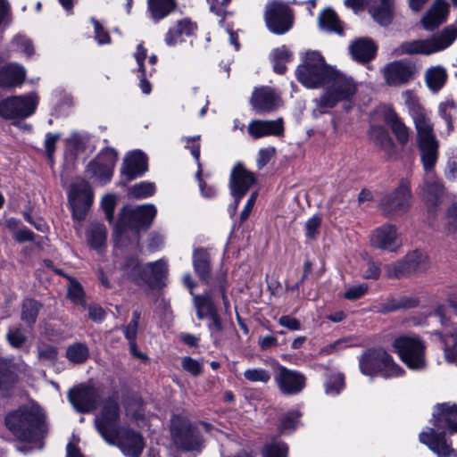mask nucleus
Listing matches in <instances>:
<instances>
[{
    "mask_svg": "<svg viewBox=\"0 0 457 457\" xmlns=\"http://www.w3.org/2000/svg\"><path fill=\"white\" fill-rule=\"evenodd\" d=\"M319 26L320 29L329 33H337L341 35L343 33V28L337 13L330 8L325 9L319 15Z\"/></svg>",
    "mask_w": 457,
    "mask_h": 457,
    "instance_id": "40",
    "label": "nucleus"
},
{
    "mask_svg": "<svg viewBox=\"0 0 457 457\" xmlns=\"http://www.w3.org/2000/svg\"><path fill=\"white\" fill-rule=\"evenodd\" d=\"M448 12L449 4L443 0H436L421 20L424 29L427 30H434L441 23L445 21Z\"/></svg>",
    "mask_w": 457,
    "mask_h": 457,
    "instance_id": "28",
    "label": "nucleus"
},
{
    "mask_svg": "<svg viewBox=\"0 0 457 457\" xmlns=\"http://www.w3.org/2000/svg\"><path fill=\"white\" fill-rule=\"evenodd\" d=\"M88 245L95 249H100L106 241V229L104 225L94 224L87 232Z\"/></svg>",
    "mask_w": 457,
    "mask_h": 457,
    "instance_id": "45",
    "label": "nucleus"
},
{
    "mask_svg": "<svg viewBox=\"0 0 457 457\" xmlns=\"http://www.w3.org/2000/svg\"><path fill=\"white\" fill-rule=\"evenodd\" d=\"M455 104L453 100L441 103L438 107L440 116L445 120L448 132L453 129V114L455 112Z\"/></svg>",
    "mask_w": 457,
    "mask_h": 457,
    "instance_id": "56",
    "label": "nucleus"
},
{
    "mask_svg": "<svg viewBox=\"0 0 457 457\" xmlns=\"http://www.w3.org/2000/svg\"><path fill=\"white\" fill-rule=\"evenodd\" d=\"M42 304L31 298H27L22 302L21 319L28 326L35 324Z\"/></svg>",
    "mask_w": 457,
    "mask_h": 457,
    "instance_id": "42",
    "label": "nucleus"
},
{
    "mask_svg": "<svg viewBox=\"0 0 457 457\" xmlns=\"http://www.w3.org/2000/svg\"><path fill=\"white\" fill-rule=\"evenodd\" d=\"M192 259L195 272L202 281L208 284L211 274V257L208 251L203 247L195 248Z\"/></svg>",
    "mask_w": 457,
    "mask_h": 457,
    "instance_id": "30",
    "label": "nucleus"
},
{
    "mask_svg": "<svg viewBox=\"0 0 457 457\" xmlns=\"http://www.w3.org/2000/svg\"><path fill=\"white\" fill-rule=\"evenodd\" d=\"M301 414L298 411L287 412L280 420L279 431L281 433L291 432L296 428Z\"/></svg>",
    "mask_w": 457,
    "mask_h": 457,
    "instance_id": "54",
    "label": "nucleus"
},
{
    "mask_svg": "<svg viewBox=\"0 0 457 457\" xmlns=\"http://www.w3.org/2000/svg\"><path fill=\"white\" fill-rule=\"evenodd\" d=\"M270 59L274 71L278 74H283L287 71L286 64L291 61V53L285 46H282L271 52Z\"/></svg>",
    "mask_w": 457,
    "mask_h": 457,
    "instance_id": "44",
    "label": "nucleus"
},
{
    "mask_svg": "<svg viewBox=\"0 0 457 457\" xmlns=\"http://www.w3.org/2000/svg\"><path fill=\"white\" fill-rule=\"evenodd\" d=\"M182 140L185 141V147L188 149L197 163V167H202L200 162V136L186 137Z\"/></svg>",
    "mask_w": 457,
    "mask_h": 457,
    "instance_id": "60",
    "label": "nucleus"
},
{
    "mask_svg": "<svg viewBox=\"0 0 457 457\" xmlns=\"http://www.w3.org/2000/svg\"><path fill=\"white\" fill-rule=\"evenodd\" d=\"M244 378L253 383H268L271 378L270 373L262 368L248 369L244 372Z\"/></svg>",
    "mask_w": 457,
    "mask_h": 457,
    "instance_id": "53",
    "label": "nucleus"
},
{
    "mask_svg": "<svg viewBox=\"0 0 457 457\" xmlns=\"http://www.w3.org/2000/svg\"><path fill=\"white\" fill-rule=\"evenodd\" d=\"M369 12L375 21L382 26L388 25L393 18L394 0H366Z\"/></svg>",
    "mask_w": 457,
    "mask_h": 457,
    "instance_id": "29",
    "label": "nucleus"
},
{
    "mask_svg": "<svg viewBox=\"0 0 457 457\" xmlns=\"http://www.w3.org/2000/svg\"><path fill=\"white\" fill-rule=\"evenodd\" d=\"M181 366L184 370L194 377L200 376L203 373V362L195 360L189 356L181 358Z\"/></svg>",
    "mask_w": 457,
    "mask_h": 457,
    "instance_id": "59",
    "label": "nucleus"
},
{
    "mask_svg": "<svg viewBox=\"0 0 457 457\" xmlns=\"http://www.w3.org/2000/svg\"><path fill=\"white\" fill-rule=\"evenodd\" d=\"M155 193V185L153 182L142 181L129 187L128 195L131 198L143 199L152 196Z\"/></svg>",
    "mask_w": 457,
    "mask_h": 457,
    "instance_id": "47",
    "label": "nucleus"
},
{
    "mask_svg": "<svg viewBox=\"0 0 457 457\" xmlns=\"http://www.w3.org/2000/svg\"><path fill=\"white\" fill-rule=\"evenodd\" d=\"M194 304L196 309V316L199 320L210 318L219 313L209 292L195 295Z\"/></svg>",
    "mask_w": 457,
    "mask_h": 457,
    "instance_id": "37",
    "label": "nucleus"
},
{
    "mask_svg": "<svg viewBox=\"0 0 457 457\" xmlns=\"http://www.w3.org/2000/svg\"><path fill=\"white\" fill-rule=\"evenodd\" d=\"M196 28V24L192 22L188 19L178 21L176 24L173 27L170 28V29L166 33L164 41L167 46H173L179 42L180 37L192 36L195 31Z\"/></svg>",
    "mask_w": 457,
    "mask_h": 457,
    "instance_id": "31",
    "label": "nucleus"
},
{
    "mask_svg": "<svg viewBox=\"0 0 457 457\" xmlns=\"http://www.w3.org/2000/svg\"><path fill=\"white\" fill-rule=\"evenodd\" d=\"M443 345L444 357L446 362L457 366V328L449 332H435Z\"/></svg>",
    "mask_w": 457,
    "mask_h": 457,
    "instance_id": "32",
    "label": "nucleus"
},
{
    "mask_svg": "<svg viewBox=\"0 0 457 457\" xmlns=\"http://www.w3.org/2000/svg\"><path fill=\"white\" fill-rule=\"evenodd\" d=\"M248 134L254 139L264 137H278L284 133L282 118L277 120H253L247 126Z\"/></svg>",
    "mask_w": 457,
    "mask_h": 457,
    "instance_id": "23",
    "label": "nucleus"
},
{
    "mask_svg": "<svg viewBox=\"0 0 457 457\" xmlns=\"http://www.w3.org/2000/svg\"><path fill=\"white\" fill-rule=\"evenodd\" d=\"M26 76L25 68L18 63L0 67V88H9L22 84Z\"/></svg>",
    "mask_w": 457,
    "mask_h": 457,
    "instance_id": "26",
    "label": "nucleus"
},
{
    "mask_svg": "<svg viewBox=\"0 0 457 457\" xmlns=\"http://www.w3.org/2000/svg\"><path fill=\"white\" fill-rule=\"evenodd\" d=\"M144 270H145V274H147L148 278L143 281L157 284L166 276L168 272V265L165 261L158 260L145 264Z\"/></svg>",
    "mask_w": 457,
    "mask_h": 457,
    "instance_id": "43",
    "label": "nucleus"
},
{
    "mask_svg": "<svg viewBox=\"0 0 457 457\" xmlns=\"http://www.w3.org/2000/svg\"><path fill=\"white\" fill-rule=\"evenodd\" d=\"M37 104L35 93L7 97L0 102V116L6 120L27 118L34 113Z\"/></svg>",
    "mask_w": 457,
    "mask_h": 457,
    "instance_id": "12",
    "label": "nucleus"
},
{
    "mask_svg": "<svg viewBox=\"0 0 457 457\" xmlns=\"http://www.w3.org/2000/svg\"><path fill=\"white\" fill-rule=\"evenodd\" d=\"M349 50L355 61L365 63L375 58L378 46L371 39L361 37L350 45Z\"/></svg>",
    "mask_w": 457,
    "mask_h": 457,
    "instance_id": "27",
    "label": "nucleus"
},
{
    "mask_svg": "<svg viewBox=\"0 0 457 457\" xmlns=\"http://www.w3.org/2000/svg\"><path fill=\"white\" fill-rule=\"evenodd\" d=\"M144 270L145 265H141L138 259L134 256L127 257L120 267L122 277L136 283H139L148 278V276L145 274V270Z\"/></svg>",
    "mask_w": 457,
    "mask_h": 457,
    "instance_id": "33",
    "label": "nucleus"
},
{
    "mask_svg": "<svg viewBox=\"0 0 457 457\" xmlns=\"http://www.w3.org/2000/svg\"><path fill=\"white\" fill-rule=\"evenodd\" d=\"M457 37V28L451 25L446 27L439 35L427 39H418L403 42L394 51L396 56L403 54L429 55L447 48Z\"/></svg>",
    "mask_w": 457,
    "mask_h": 457,
    "instance_id": "4",
    "label": "nucleus"
},
{
    "mask_svg": "<svg viewBox=\"0 0 457 457\" xmlns=\"http://www.w3.org/2000/svg\"><path fill=\"white\" fill-rule=\"evenodd\" d=\"M250 103L253 109L259 114L275 111L281 104L280 96L270 87L255 88Z\"/></svg>",
    "mask_w": 457,
    "mask_h": 457,
    "instance_id": "21",
    "label": "nucleus"
},
{
    "mask_svg": "<svg viewBox=\"0 0 457 457\" xmlns=\"http://www.w3.org/2000/svg\"><path fill=\"white\" fill-rule=\"evenodd\" d=\"M402 98L411 117L425 111L414 91L410 89L404 90L402 93Z\"/></svg>",
    "mask_w": 457,
    "mask_h": 457,
    "instance_id": "48",
    "label": "nucleus"
},
{
    "mask_svg": "<svg viewBox=\"0 0 457 457\" xmlns=\"http://www.w3.org/2000/svg\"><path fill=\"white\" fill-rule=\"evenodd\" d=\"M12 45L16 51L25 54L28 57L35 53L32 41L25 35H16L12 40Z\"/></svg>",
    "mask_w": 457,
    "mask_h": 457,
    "instance_id": "51",
    "label": "nucleus"
},
{
    "mask_svg": "<svg viewBox=\"0 0 457 457\" xmlns=\"http://www.w3.org/2000/svg\"><path fill=\"white\" fill-rule=\"evenodd\" d=\"M14 382V373L4 361L0 360V391L8 389Z\"/></svg>",
    "mask_w": 457,
    "mask_h": 457,
    "instance_id": "57",
    "label": "nucleus"
},
{
    "mask_svg": "<svg viewBox=\"0 0 457 457\" xmlns=\"http://www.w3.org/2000/svg\"><path fill=\"white\" fill-rule=\"evenodd\" d=\"M69 299L75 304L84 305L85 294L82 286L74 279H71L67 292Z\"/></svg>",
    "mask_w": 457,
    "mask_h": 457,
    "instance_id": "55",
    "label": "nucleus"
},
{
    "mask_svg": "<svg viewBox=\"0 0 457 457\" xmlns=\"http://www.w3.org/2000/svg\"><path fill=\"white\" fill-rule=\"evenodd\" d=\"M176 7V0H147V12L155 22L166 18Z\"/></svg>",
    "mask_w": 457,
    "mask_h": 457,
    "instance_id": "34",
    "label": "nucleus"
},
{
    "mask_svg": "<svg viewBox=\"0 0 457 457\" xmlns=\"http://www.w3.org/2000/svg\"><path fill=\"white\" fill-rule=\"evenodd\" d=\"M287 445L278 438H272L266 443L262 450V457H287Z\"/></svg>",
    "mask_w": 457,
    "mask_h": 457,
    "instance_id": "46",
    "label": "nucleus"
},
{
    "mask_svg": "<svg viewBox=\"0 0 457 457\" xmlns=\"http://www.w3.org/2000/svg\"><path fill=\"white\" fill-rule=\"evenodd\" d=\"M341 100L336 94L328 87L327 91L315 102L320 109H328L334 107Z\"/></svg>",
    "mask_w": 457,
    "mask_h": 457,
    "instance_id": "62",
    "label": "nucleus"
},
{
    "mask_svg": "<svg viewBox=\"0 0 457 457\" xmlns=\"http://www.w3.org/2000/svg\"><path fill=\"white\" fill-rule=\"evenodd\" d=\"M6 427L21 441L32 442L46 432L45 415L37 407H21L5 418Z\"/></svg>",
    "mask_w": 457,
    "mask_h": 457,
    "instance_id": "2",
    "label": "nucleus"
},
{
    "mask_svg": "<svg viewBox=\"0 0 457 457\" xmlns=\"http://www.w3.org/2000/svg\"><path fill=\"white\" fill-rule=\"evenodd\" d=\"M386 122L390 127L397 141L401 145H405L409 140L410 131L399 116L395 112H388L386 115Z\"/></svg>",
    "mask_w": 457,
    "mask_h": 457,
    "instance_id": "38",
    "label": "nucleus"
},
{
    "mask_svg": "<svg viewBox=\"0 0 457 457\" xmlns=\"http://www.w3.org/2000/svg\"><path fill=\"white\" fill-rule=\"evenodd\" d=\"M445 227L449 233L457 231V204H453L445 214Z\"/></svg>",
    "mask_w": 457,
    "mask_h": 457,
    "instance_id": "64",
    "label": "nucleus"
},
{
    "mask_svg": "<svg viewBox=\"0 0 457 457\" xmlns=\"http://www.w3.org/2000/svg\"><path fill=\"white\" fill-rule=\"evenodd\" d=\"M68 199L73 217L79 220H84L93 204V192L89 184L85 180L72 184L69 190Z\"/></svg>",
    "mask_w": 457,
    "mask_h": 457,
    "instance_id": "16",
    "label": "nucleus"
},
{
    "mask_svg": "<svg viewBox=\"0 0 457 457\" xmlns=\"http://www.w3.org/2000/svg\"><path fill=\"white\" fill-rule=\"evenodd\" d=\"M416 73V64L407 59L393 61L382 69L385 82L389 87L404 86L415 79Z\"/></svg>",
    "mask_w": 457,
    "mask_h": 457,
    "instance_id": "14",
    "label": "nucleus"
},
{
    "mask_svg": "<svg viewBox=\"0 0 457 457\" xmlns=\"http://www.w3.org/2000/svg\"><path fill=\"white\" fill-rule=\"evenodd\" d=\"M437 158L434 157V160L428 162L425 159L421 160L425 170L424 180L421 186L422 195L428 203L435 205L440 202L445 194L444 186L434 171V166L437 162Z\"/></svg>",
    "mask_w": 457,
    "mask_h": 457,
    "instance_id": "17",
    "label": "nucleus"
},
{
    "mask_svg": "<svg viewBox=\"0 0 457 457\" xmlns=\"http://www.w3.org/2000/svg\"><path fill=\"white\" fill-rule=\"evenodd\" d=\"M274 380L279 391L287 395L299 394L306 385V378L302 372L279 364Z\"/></svg>",
    "mask_w": 457,
    "mask_h": 457,
    "instance_id": "18",
    "label": "nucleus"
},
{
    "mask_svg": "<svg viewBox=\"0 0 457 457\" xmlns=\"http://www.w3.org/2000/svg\"><path fill=\"white\" fill-rule=\"evenodd\" d=\"M117 160L118 154L116 150L112 147H105L97 154L96 158L94 161H99L104 164L114 168Z\"/></svg>",
    "mask_w": 457,
    "mask_h": 457,
    "instance_id": "61",
    "label": "nucleus"
},
{
    "mask_svg": "<svg viewBox=\"0 0 457 457\" xmlns=\"http://www.w3.org/2000/svg\"><path fill=\"white\" fill-rule=\"evenodd\" d=\"M410 275L422 272L428 269L429 261L428 255L420 251L415 250L404 257Z\"/></svg>",
    "mask_w": 457,
    "mask_h": 457,
    "instance_id": "39",
    "label": "nucleus"
},
{
    "mask_svg": "<svg viewBox=\"0 0 457 457\" xmlns=\"http://www.w3.org/2000/svg\"><path fill=\"white\" fill-rule=\"evenodd\" d=\"M113 170L114 168L99 161H91L86 168V173L90 179H96L98 183L104 185L111 181Z\"/></svg>",
    "mask_w": 457,
    "mask_h": 457,
    "instance_id": "36",
    "label": "nucleus"
},
{
    "mask_svg": "<svg viewBox=\"0 0 457 457\" xmlns=\"http://www.w3.org/2000/svg\"><path fill=\"white\" fill-rule=\"evenodd\" d=\"M256 178L244 165L237 163L230 173L229 188L233 197L243 198L250 187L255 183Z\"/></svg>",
    "mask_w": 457,
    "mask_h": 457,
    "instance_id": "22",
    "label": "nucleus"
},
{
    "mask_svg": "<svg viewBox=\"0 0 457 457\" xmlns=\"http://www.w3.org/2000/svg\"><path fill=\"white\" fill-rule=\"evenodd\" d=\"M264 19L269 30L277 35L289 31L293 26V15L287 4L271 1L266 5Z\"/></svg>",
    "mask_w": 457,
    "mask_h": 457,
    "instance_id": "13",
    "label": "nucleus"
},
{
    "mask_svg": "<svg viewBox=\"0 0 457 457\" xmlns=\"http://www.w3.org/2000/svg\"><path fill=\"white\" fill-rule=\"evenodd\" d=\"M448 78L445 68L441 65L431 66L426 70L424 79L427 87L433 93L440 91Z\"/></svg>",
    "mask_w": 457,
    "mask_h": 457,
    "instance_id": "35",
    "label": "nucleus"
},
{
    "mask_svg": "<svg viewBox=\"0 0 457 457\" xmlns=\"http://www.w3.org/2000/svg\"><path fill=\"white\" fill-rule=\"evenodd\" d=\"M68 399L78 412L87 413L96 408L99 394L93 386L79 385L69 391Z\"/></svg>",
    "mask_w": 457,
    "mask_h": 457,
    "instance_id": "20",
    "label": "nucleus"
},
{
    "mask_svg": "<svg viewBox=\"0 0 457 457\" xmlns=\"http://www.w3.org/2000/svg\"><path fill=\"white\" fill-rule=\"evenodd\" d=\"M434 428H428L419 435L420 443L426 445L437 457H452L454 449L452 442L446 439L445 430L451 434L457 432V405L437 403L432 415Z\"/></svg>",
    "mask_w": 457,
    "mask_h": 457,
    "instance_id": "1",
    "label": "nucleus"
},
{
    "mask_svg": "<svg viewBox=\"0 0 457 457\" xmlns=\"http://www.w3.org/2000/svg\"><path fill=\"white\" fill-rule=\"evenodd\" d=\"M147 170V157L140 150L129 153L123 160L121 173L129 180L142 176Z\"/></svg>",
    "mask_w": 457,
    "mask_h": 457,
    "instance_id": "24",
    "label": "nucleus"
},
{
    "mask_svg": "<svg viewBox=\"0 0 457 457\" xmlns=\"http://www.w3.org/2000/svg\"><path fill=\"white\" fill-rule=\"evenodd\" d=\"M345 387V377L342 373L331 375L326 384L325 392L328 395H337Z\"/></svg>",
    "mask_w": 457,
    "mask_h": 457,
    "instance_id": "50",
    "label": "nucleus"
},
{
    "mask_svg": "<svg viewBox=\"0 0 457 457\" xmlns=\"http://www.w3.org/2000/svg\"><path fill=\"white\" fill-rule=\"evenodd\" d=\"M385 273L389 278H401L410 276L404 258L385 266Z\"/></svg>",
    "mask_w": 457,
    "mask_h": 457,
    "instance_id": "49",
    "label": "nucleus"
},
{
    "mask_svg": "<svg viewBox=\"0 0 457 457\" xmlns=\"http://www.w3.org/2000/svg\"><path fill=\"white\" fill-rule=\"evenodd\" d=\"M411 201L410 183L406 179H402L395 190L380 198L378 207L386 215L398 216L409 210Z\"/></svg>",
    "mask_w": 457,
    "mask_h": 457,
    "instance_id": "10",
    "label": "nucleus"
},
{
    "mask_svg": "<svg viewBox=\"0 0 457 457\" xmlns=\"http://www.w3.org/2000/svg\"><path fill=\"white\" fill-rule=\"evenodd\" d=\"M58 355V349L54 345L41 344L37 345V356L40 360L54 361Z\"/></svg>",
    "mask_w": 457,
    "mask_h": 457,
    "instance_id": "63",
    "label": "nucleus"
},
{
    "mask_svg": "<svg viewBox=\"0 0 457 457\" xmlns=\"http://www.w3.org/2000/svg\"><path fill=\"white\" fill-rule=\"evenodd\" d=\"M65 357L73 364H82L89 357V349L85 343L77 342L67 347Z\"/></svg>",
    "mask_w": 457,
    "mask_h": 457,
    "instance_id": "41",
    "label": "nucleus"
},
{
    "mask_svg": "<svg viewBox=\"0 0 457 457\" xmlns=\"http://www.w3.org/2000/svg\"><path fill=\"white\" fill-rule=\"evenodd\" d=\"M318 51H308L297 67L295 75L300 83L308 88H317L325 85L333 71Z\"/></svg>",
    "mask_w": 457,
    "mask_h": 457,
    "instance_id": "3",
    "label": "nucleus"
},
{
    "mask_svg": "<svg viewBox=\"0 0 457 457\" xmlns=\"http://www.w3.org/2000/svg\"><path fill=\"white\" fill-rule=\"evenodd\" d=\"M157 213L154 204H143L137 207L125 206L119 213V220L115 225V234L121 236L128 228L138 231L148 228Z\"/></svg>",
    "mask_w": 457,
    "mask_h": 457,
    "instance_id": "6",
    "label": "nucleus"
},
{
    "mask_svg": "<svg viewBox=\"0 0 457 457\" xmlns=\"http://www.w3.org/2000/svg\"><path fill=\"white\" fill-rule=\"evenodd\" d=\"M370 244L375 248L393 253H396L403 245L397 228L389 223L383 224L373 230Z\"/></svg>",
    "mask_w": 457,
    "mask_h": 457,
    "instance_id": "19",
    "label": "nucleus"
},
{
    "mask_svg": "<svg viewBox=\"0 0 457 457\" xmlns=\"http://www.w3.org/2000/svg\"><path fill=\"white\" fill-rule=\"evenodd\" d=\"M88 137L86 134L73 132L66 139V146L75 153L83 152L86 149Z\"/></svg>",
    "mask_w": 457,
    "mask_h": 457,
    "instance_id": "52",
    "label": "nucleus"
},
{
    "mask_svg": "<svg viewBox=\"0 0 457 457\" xmlns=\"http://www.w3.org/2000/svg\"><path fill=\"white\" fill-rule=\"evenodd\" d=\"M171 435L176 445L183 451H201L203 447L199 431L181 417L172 419Z\"/></svg>",
    "mask_w": 457,
    "mask_h": 457,
    "instance_id": "11",
    "label": "nucleus"
},
{
    "mask_svg": "<svg viewBox=\"0 0 457 457\" xmlns=\"http://www.w3.org/2000/svg\"><path fill=\"white\" fill-rule=\"evenodd\" d=\"M393 346L401 360L411 370H422L426 367V345L417 335H403L396 337Z\"/></svg>",
    "mask_w": 457,
    "mask_h": 457,
    "instance_id": "7",
    "label": "nucleus"
},
{
    "mask_svg": "<svg viewBox=\"0 0 457 457\" xmlns=\"http://www.w3.org/2000/svg\"><path fill=\"white\" fill-rule=\"evenodd\" d=\"M110 445L117 446L126 457H139L145 448L142 435L129 427H122L112 439L105 440Z\"/></svg>",
    "mask_w": 457,
    "mask_h": 457,
    "instance_id": "15",
    "label": "nucleus"
},
{
    "mask_svg": "<svg viewBox=\"0 0 457 457\" xmlns=\"http://www.w3.org/2000/svg\"><path fill=\"white\" fill-rule=\"evenodd\" d=\"M417 133L418 145L420 151V158L427 162L438 157V141L433 132V124L427 115L426 111L412 117Z\"/></svg>",
    "mask_w": 457,
    "mask_h": 457,
    "instance_id": "9",
    "label": "nucleus"
},
{
    "mask_svg": "<svg viewBox=\"0 0 457 457\" xmlns=\"http://www.w3.org/2000/svg\"><path fill=\"white\" fill-rule=\"evenodd\" d=\"M325 84L329 85V88L341 101L350 99L356 92V86L353 79L335 69Z\"/></svg>",
    "mask_w": 457,
    "mask_h": 457,
    "instance_id": "25",
    "label": "nucleus"
},
{
    "mask_svg": "<svg viewBox=\"0 0 457 457\" xmlns=\"http://www.w3.org/2000/svg\"><path fill=\"white\" fill-rule=\"evenodd\" d=\"M8 343L14 348H20L27 341V336L21 327L11 328L6 334Z\"/></svg>",
    "mask_w": 457,
    "mask_h": 457,
    "instance_id": "58",
    "label": "nucleus"
},
{
    "mask_svg": "<svg viewBox=\"0 0 457 457\" xmlns=\"http://www.w3.org/2000/svg\"><path fill=\"white\" fill-rule=\"evenodd\" d=\"M361 372L366 376L380 375L384 378H397L403 370L396 364L384 349H370L359 360Z\"/></svg>",
    "mask_w": 457,
    "mask_h": 457,
    "instance_id": "5",
    "label": "nucleus"
},
{
    "mask_svg": "<svg viewBox=\"0 0 457 457\" xmlns=\"http://www.w3.org/2000/svg\"><path fill=\"white\" fill-rule=\"evenodd\" d=\"M120 421V408L119 396L117 393H113L103 401L101 411L95 418V427L104 441L111 440L112 439V435L118 433L122 428Z\"/></svg>",
    "mask_w": 457,
    "mask_h": 457,
    "instance_id": "8",
    "label": "nucleus"
}]
</instances>
